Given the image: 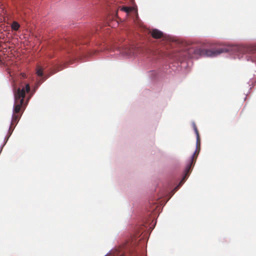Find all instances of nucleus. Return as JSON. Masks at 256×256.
Returning a JSON list of instances; mask_svg holds the SVG:
<instances>
[{"mask_svg": "<svg viewBox=\"0 0 256 256\" xmlns=\"http://www.w3.org/2000/svg\"><path fill=\"white\" fill-rule=\"evenodd\" d=\"M194 130L196 134V149L200 142V136L194 122H192ZM196 150L186 162L182 178L180 183L170 192L168 188L159 190V193L152 196L148 202L145 203V226H156V218L162 210V206L168 202L174 192L184 184L188 178L194 166V158Z\"/></svg>", "mask_w": 256, "mask_h": 256, "instance_id": "f257e3e1", "label": "nucleus"}, {"mask_svg": "<svg viewBox=\"0 0 256 256\" xmlns=\"http://www.w3.org/2000/svg\"><path fill=\"white\" fill-rule=\"evenodd\" d=\"M147 34L151 36L154 38L156 39L158 42H162V44H168L170 46H174V44L183 45L182 42L175 40L171 36L167 34L162 31L157 29L152 28L150 30L145 26V42L146 41ZM148 55V57L152 56V60L157 59L165 56H170L176 60H181L183 57H186L187 55V52H178L174 54L167 52L163 49H161L158 46H153L151 48H147L145 44V56Z\"/></svg>", "mask_w": 256, "mask_h": 256, "instance_id": "f03ea898", "label": "nucleus"}, {"mask_svg": "<svg viewBox=\"0 0 256 256\" xmlns=\"http://www.w3.org/2000/svg\"><path fill=\"white\" fill-rule=\"evenodd\" d=\"M229 52L231 54H238L239 56L242 54L239 58H244L248 62L256 63V46L245 47L238 45H226L218 48L215 50H208L205 54L207 56H216L224 53Z\"/></svg>", "mask_w": 256, "mask_h": 256, "instance_id": "7ed1b4c3", "label": "nucleus"}, {"mask_svg": "<svg viewBox=\"0 0 256 256\" xmlns=\"http://www.w3.org/2000/svg\"><path fill=\"white\" fill-rule=\"evenodd\" d=\"M30 90V87L28 84H27L26 88H23L22 89L18 88L17 91L14 93V103L13 106V114H12V122H16L17 120V116H14V112H18L20 110L22 105L24 102V98L25 96L26 92H29Z\"/></svg>", "mask_w": 256, "mask_h": 256, "instance_id": "20e7f679", "label": "nucleus"}, {"mask_svg": "<svg viewBox=\"0 0 256 256\" xmlns=\"http://www.w3.org/2000/svg\"><path fill=\"white\" fill-rule=\"evenodd\" d=\"M121 10L128 14L130 12L134 11V8L131 6H123L121 8Z\"/></svg>", "mask_w": 256, "mask_h": 256, "instance_id": "39448f33", "label": "nucleus"}, {"mask_svg": "<svg viewBox=\"0 0 256 256\" xmlns=\"http://www.w3.org/2000/svg\"><path fill=\"white\" fill-rule=\"evenodd\" d=\"M131 52V50H124L122 51V54L125 58H130V57Z\"/></svg>", "mask_w": 256, "mask_h": 256, "instance_id": "423d86ee", "label": "nucleus"}, {"mask_svg": "<svg viewBox=\"0 0 256 256\" xmlns=\"http://www.w3.org/2000/svg\"><path fill=\"white\" fill-rule=\"evenodd\" d=\"M20 24L16 22H14L12 25V28L15 30H18Z\"/></svg>", "mask_w": 256, "mask_h": 256, "instance_id": "0eeeda50", "label": "nucleus"}, {"mask_svg": "<svg viewBox=\"0 0 256 256\" xmlns=\"http://www.w3.org/2000/svg\"><path fill=\"white\" fill-rule=\"evenodd\" d=\"M42 69L41 68H38L36 70V74L39 76H43Z\"/></svg>", "mask_w": 256, "mask_h": 256, "instance_id": "6e6552de", "label": "nucleus"}, {"mask_svg": "<svg viewBox=\"0 0 256 256\" xmlns=\"http://www.w3.org/2000/svg\"><path fill=\"white\" fill-rule=\"evenodd\" d=\"M150 75L151 74L152 76V80H154L157 78V74L156 72L152 71L149 72Z\"/></svg>", "mask_w": 256, "mask_h": 256, "instance_id": "1a4fd4ad", "label": "nucleus"}, {"mask_svg": "<svg viewBox=\"0 0 256 256\" xmlns=\"http://www.w3.org/2000/svg\"><path fill=\"white\" fill-rule=\"evenodd\" d=\"M196 53L200 55L204 54V50L202 49H199L196 51Z\"/></svg>", "mask_w": 256, "mask_h": 256, "instance_id": "9d476101", "label": "nucleus"}, {"mask_svg": "<svg viewBox=\"0 0 256 256\" xmlns=\"http://www.w3.org/2000/svg\"><path fill=\"white\" fill-rule=\"evenodd\" d=\"M188 48H182V50H184V51L187 50H188Z\"/></svg>", "mask_w": 256, "mask_h": 256, "instance_id": "9b49d317", "label": "nucleus"}, {"mask_svg": "<svg viewBox=\"0 0 256 256\" xmlns=\"http://www.w3.org/2000/svg\"><path fill=\"white\" fill-rule=\"evenodd\" d=\"M42 81H43V80L40 81V80L38 82V85L42 83Z\"/></svg>", "mask_w": 256, "mask_h": 256, "instance_id": "f8f14e48", "label": "nucleus"}, {"mask_svg": "<svg viewBox=\"0 0 256 256\" xmlns=\"http://www.w3.org/2000/svg\"><path fill=\"white\" fill-rule=\"evenodd\" d=\"M2 146H0V152H1V151H2Z\"/></svg>", "mask_w": 256, "mask_h": 256, "instance_id": "ddd939ff", "label": "nucleus"}, {"mask_svg": "<svg viewBox=\"0 0 256 256\" xmlns=\"http://www.w3.org/2000/svg\"><path fill=\"white\" fill-rule=\"evenodd\" d=\"M6 142H4V144H3V146H4L5 144H6Z\"/></svg>", "mask_w": 256, "mask_h": 256, "instance_id": "4468645a", "label": "nucleus"}, {"mask_svg": "<svg viewBox=\"0 0 256 256\" xmlns=\"http://www.w3.org/2000/svg\"><path fill=\"white\" fill-rule=\"evenodd\" d=\"M8 140V138H6V142Z\"/></svg>", "mask_w": 256, "mask_h": 256, "instance_id": "2eb2a0df", "label": "nucleus"}, {"mask_svg": "<svg viewBox=\"0 0 256 256\" xmlns=\"http://www.w3.org/2000/svg\"><path fill=\"white\" fill-rule=\"evenodd\" d=\"M106 256V255H105V256Z\"/></svg>", "mask_w": 256, "mask_h": 256, "instance_id": "dca6fc26", "label": "nucleus"}, {"mask_svg": "<svg viewBox=\"0 0 256 256\" xmlns=\"http://www.w3.org/2000/svg\"><path fill=\"white\" fill-rule=\"evenodd\" d=\"M145 256H146L145 255Z\"/></svg>", "mask_w": 256, "mask_h": 256, "instance_id": "f3484780", "label": "nucleus"}]
</instances>
